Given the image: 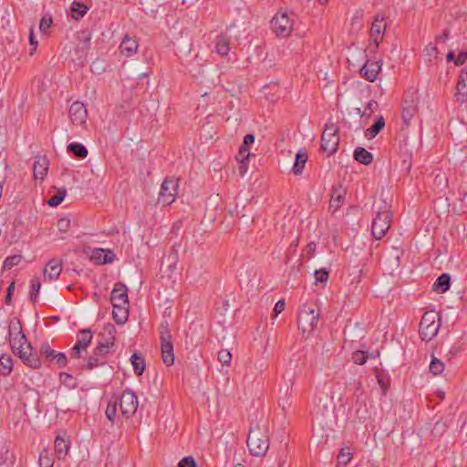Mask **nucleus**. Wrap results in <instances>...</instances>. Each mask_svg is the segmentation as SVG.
Returning a JSON list of instances; mask_svg holds the SVG:
<instances>
[{"mask_svg": "<svg viewBox=\"0 0 467 467\" xmlns=\"http://www.w3.org/2000/svg\"><path fill=\"white\" fill-rule=\"evenodd\" d=\"M376 217L371 223V234L377 239H381L390 227L392 213L390 205L385 201L376 204Z\"/></svg>", "mask_w": 467, "mask_h": 467, "instance_id": "f257e3e1", "label": "nucleus"}, {"mask_svg": "<svg viewBox=\"0 0 467 467\" xmlns=\"http://www.w3.org/2000/svg\"><path fill=\"white\" fill-rule=\"evenodd\" d=\"M319 312L316 311L314 303L304 304L298 312L297 324L302 334H310L317 327Z\"/></svg>", "mask_w": 467, "mask_h": 467, "instance_id": "f03ea898", "label": "nucleus"}, {"mask_svg": "<svg viewBox=\"0 0 467 467\" xmlns=\"http://www.w3.org/2000/svg\"><path fill=\"white\" fill-rule=\"evenodd\" d=\"M440 315L431 310L423 314L420 323V335L422 340L430 341L438 333L440 328Z\"/></svg>", "mask_w": 467, "mask_h": 467, "instance_id": "7ed1b4c3", "label": "nucleus"}, {"mask_svg": "<svg viewBox=\"0 0 467 467\" xmlns=\"http://www.w3.org/2000/svg\"><path fill=\"white\" fill-rule=\"evenodd\" d=\"M247 446L253 455L263 456L269 448L268 436L259 429H253L248 434Z\"/></svg>", "mask_w": 467, "mask_h": 467, "instance_id": "20e7f679", "label": "nucleus"}, {"mask_svg": "<svg viewBox=\"0 0 467 467\" xmlns=\"http://www.w3.org/2000/svg\"><path fill=\"white\" fill-rule=\"evenodd\" d=\"M337 127L330 122L327 123L321 136V149L328 155L335 153L339 143Z\"/></svg>", "mask_w": 467, "mask_h": 467, "instance_id": "39448f33", "label": "nucleus"}, {"mask_svg": "<svg viewBox=\"0 0 467 467\" xmlns=\"http://www.w3.org/2000/svg\"><path fill=\"white\" fill-rule=\"evenodd\" d=\"M8 337L13 352L28 343L27 338L23 332L22 323L20 319L16 317L11 318L9 322Z\"/></svg>", "mask_w": 467, "mask_h": 467, "instance_id": "423d86ee", "label": "nucleus"}, {"mask_svg": "<svg viewBox=\"0 0 467 467\" xmlns=\"http://www.w3.org/2000/svg\"><path fill=\"white\" fill-rule=\"evenodd\" d=\"M272 30L278 37H287L293 31L294 21L285 12H278L271 21Z\"/></svg>", "mask_w": 467, "mask_h": 467, "instance_id": "0eeeda50", "label": "nucleus"}, {"mask_svg": "<svg viewBox=\"0 0 467 467\" xmlns=\"http://www.w3.org/2000/svg\"><path fill=\"white\" fill-rule=\"evenodd\" d=\"M387 25L385 17L382 15H378L372 22L370 28L369 48L372 50L378 49L379 43L383 39Z\"/></svg>", "mask_w": 467, "mask_h": 467, "instance_id": "6e6552de", "label": "nucleus"}, {"mask_svg": "<svg viewBox=\"0 0 467 467\" xmlns=\"http://www.w3.org/2000/svg\"><path fill=\"white\" fill-rule=\"evenodd\" d=\"M178 180L174 178H167L161 184L159 193V202L164 205H170L175 200L178 190Z\"/></svg>", "mask_w": 467, "mask_h": 467, "instance_id": "1a4fd4ad", "label": "nucleus"}, {"mask_svg": "<svg viewBox=\"0 0 467 467\" xmlns=\"http://www.w3.org/2000/svg\"><path fill=\"white\" fill-rule=\"evenodd\" d=\"M138 406L139 400L135 393L131 389H125L119 398L121 413L130 418L137 411Z\"/></svg>", "mask_w": 467, "mask_h": 467, "instance_id": "9d476101", "label": "nucleus"}, {"mask_svg": "<svg viewBox=\"0 0 467 467\" xmlns=\"http://www.w3.org/2000/svg\"><path fill=\"white\" fill-rule=\"evenodd\" d=\"M161 348L163 363L171 366L174 363L173 344L167 328L161 331Z\"/></svg>", "mask_w": 467, "mask_h": 467, "instance_id": "9b49d317", "label": "nucleus"}, {"mask_svg": "<svg viewBox=\"0 0 467 467\" xmlns=\"http://www.w3.org/2000/svg\"><path fill=\"white\" fill-rule=\"evenodd\" d=\"M68 115L74 125L83 126L87 122L88 110L82 102L75 101L69 107Z\"/></svg>", "mask_w": 467, "mask_h": 467, "instance_id": "f8f14e48", "label": "nucleus"}, {"mask_svg": "<svg viewBox=\"0 0 467 467\" xmlns=\"http://www.w3.org/2000/svg\"><path fill=\"white\" fill-rule=\"evenodd\" d=\"M418 97L416 94H412L410 99H405L403 102L402 108V120L406 124V126L410 125V120L416 116L418 113Z\"/></svg>", "mask_w": 467, "mask_h": 467, "instance_id": "ddd939ff", "label": "nucleus"}, {"mask_svg": "<svg viewBox=\"0 0 467 467\" xmlns=\"http://www.w3.org/2000/svg\"><path fill=\"white\" fill-rule=\"evenodd\" d=\"M14 354L17 355L25 364L33 368H38L40 367V360L32 353V347L29 343L16 349V351H14Z\"/></svg>", "mask_w": 467, "mask_h": 467, "instance_id": "4468645a", "label": "nucleus"}, {"mask_svg": "<svg viewBox=\"0 0 467 467\" xmlns=\"http://www.w3.org/2000/svg\"><path fill=\"white\" fill-rule=\"evenodd\" d=\"M112 306H129L128 289L122 283L115 285L110 295Z\"/></svg>", "mask_w": 467, "mask_h": 467, "instance_id": "2eb2a0df", "label": "nucleus"}, {"mask_svg": "<svg viewBox=\"0 0 467 467\" xmlns=\"http://www.w3.org/2000/svg\"><path fill=\"white\" fill-rule=\"evenodd\" d=\"M61 271L62 264L60 260L57 258H53L48 261L43 269L44 278L49 282L55 281L59 277Z\"/></svg>", "mask_w": 467, "mask_h": 467, "instance_id": "dca6fc26", "label": "nucleus"}, {"mask_svg": "<svg viewBox=\"0 0 467 467\" xmlns=\"http://www.w3.org/2000/svg\"><path fill=\"white\" fill-rule=\"evenodd\" d=\"M89 258L96 265H104L113 262L114 254L110 250L93 248L90 250Z\"/></svg>", "mask_w": 467, "mask_h": 467, "instance_id": "f3484780", "label": "nucleus"}, {"mask_svg": "<svg viewBox=\"0 0 467 467\" xmlns=\"http://www.w3.org/2000/svg\"><path fill=\"white\" fill-rule=\"evenodd\" d=\"M457 101L460 103H464L467 100V70L462 69L456 85V94H455Z\"/></svg>", "mask_w": 467, "mask_h": 467, "instance_id": "a211bd4d", "label": "nucleus"}, {"mask_svg": "<svg viewBox=\"0 0 467 467\" xmlns=\"http://www.w3.org/2000/svg\"><path fill=\"white\" fill-rule=\"evenodd\" d=\"M48 171V161L44 156L35 158L33 164V175L35 180L43 181Z\"/></svg>", "mask_w": 467, "mask_h": 467, "instance_id": "6ab92c4d", "label": "nucleus"}, {"mask_svg": "<svg viewBox=\"0 0 467 467\" xmlns=\"http://www.w3.org/2000/svg\"><path fill=\"white\" fill-rule=\"evenodd\" d=\"M380 69L381 64L379 61H367L360 69V73L367 80L373 82L377 78Z\"/></svg>", "mask_w": 467, "mask_h": 467, "instance_id": "aec40b11", "label": "nucleus"}, {"mask_svg": "<svg viewBox=\"0 0 467 467\" xmlns=\"http://www.w3.org/2000/svg\"><path fill=\"white\" fill-rule=\"evenodd\" d=\"M138 42L136 39L125 36L119 45V50L127 57L135 55L138 51Z\"/></svg>", "mask_w": 467, "mask_h": 467, "instance_id": "412c9836", "label": "nucleus"}, {"mask_svg": "<svg viewBox=\"0 0 467 467\" xmlns=\"http://www.w3.org/2000/svg\"><path fill=\"white\" fill-rule=\"evenodd\" d=\"M16 456L6 445L0 449V467H12L15 464Z\"/></svg>", "mask_w": 467, "mask_h": 467, "instance_id": "4be33fe9", "label": "nucleus"}, {"mask_svg": "<svg viewBox=\"0 0 467 467\" xmlns=\"http://www.w3.org/2000/svg\"><path fill=\"white\" fill-rule=\"evenodd\" d=\"M115 333L116 329L112 324H107L103 327L102 331L99 334V341L105 342L111 346L115 344Z\"/></svg>", "mask_w": 467, "mask_h": 467, "instance_id": "5701e85b", "label": "nucleus"}, {"mask_svg": "<svg viewBox=\"0 0 467 467\" xmlns=\"http://www.w3.org/2000/svg\"><path fill=\"white\" fill-rule=\"evenodd\" d=\"M55 452L58 459H64L69 450V442L61 436H57L55 440Z\"/></svg>", "mask_w": 467, "mask_h": 467, "instance_id": "b1692460", "label": "nucleus"}, {"mask_svg": "<svg viewBox=\"0 0 467 467\" xmlns=\"http://www.w3.org/2000/svg\"><path fill=\"white\" fill-rule=\"evenodd\" d=\"M308 159V154L306 150H300L296 155V161L293 166V172L296 175L301 174L305 164Z\"/></svg>", "mask_w": 467, "mask_h": 467, "instance_id": "393cba45", "label": "nucleus"}, {"mask_svg": "<svg viewBox=\"0 0 467 467\" xmlns=\"http://www.w3.org/2000/svg\"><path fill=\"white\" fill-rule=\"evenodd\" d=\"M92 337L93 335L90 329H83L79 331L75 345L84 349V351H86L88 347L91 343Z\"/></svg>", "mask_w": 467, "mask_h": 467, "instance_id": "a878e982", "label": "nucleus"}, {"mask_svg": "<svg viewBox=\"0 0 467 467\" xmlns=\"http://www.w3.org/2000/svg\"><path fill=\"white\" fill-rule=\"evenodd\" d=\"M92 337L93 335L90 329H83L79 331L75 345L84 349V351H86L88 347L91 343Z\"/></svg>", "mask_w": 467, "mask_h": 467, "instance_id": "bb28decb", "label": "nucleus"}, {"mask_svg": "<svg viewBox=\"0 0 467 467\" xmlns=\"http://www.w3.org/2000/svg\"><path fill=\"white\" fill-rule=\"evenodd\" d=\"M450 285L451 276L449 274L444 273L441 275L433 284V290L438 293H444L450 288Z\"/></svg>", "mask_w": 467, "mask_h": 467, "instance_id": "cd10ccee", "label": "nucleus"}, {"mask_svg": "<svg viewBox=\"0 0 467 467\" xmlns=\"http://www.w3.org/2000/svg\"><path fill=\"white\" fill-rule=\"evenodd\" d=\"M215 51L222 57L228 56L229 51H230V44H229L228 39L225 36H217L216 41H215Z\"/></svg>", "mask_w": 467, "mask_h": 467, "instance_id": "c85d7f7f", "label": "nucleus"}, {"mask_svg": "<svg viewBox=\"0 0 467 467\" xmlns=\"http://www.w3.org/2000/svg\"><path fill=\"white\" fill-rule=\"evenodd\" d=\"M130 362L136 375L140 376L145 370V359L141 354L134 353L130 357Z\"/></svg>", "mask_w": 467, "mask_h": 467, "instance_id": "c756f323", "label": "nucleus"}, {"mask_svg": "<svg viewBox=\"0 0 467 467\" xmlns=\"http://www.w3.org/2000/svg\"><path fill=\"white\" fill-rule=\"evenodd\" d=\"M354 159L364 165H368L373 161V155L366 149L358 147L354 151Z\"/></svg>", "mask_w": 467, "mask_h": 467, "instance_id": "7c9ffc66", "label": "nucleus"}, {"mask_svg": "<svg viewBox=\"0 0 467 467\" xmlns=\"http://www.w3.org/2000/svg\"><path fill=\"white\" fill-rule=\"evenodd\" d=\"M112 316L118 324H124L128 320L129 306H112Z\"/></svg>", "mask_w": 467, "mask_h": 467, "instance_id": "2f4dec72", "label": "nucleus"}, {"mask_svg": "<svg viewBox=\"0 0 467 467\" xmlns=\"http://www.w3.org/2000/svg\"><path fill=\"white\" fill-rule=\"evenodd\" d=\"M385 121L383 117H379V119L370 128L365 131V137L368 140L375 138L379 131L384 128Z\"/></svg>", "mask_w": 467, "mask_h": 467, "instance_id": "473e14b6", "label": "nucleus"}, {"mask_svg": "<svg viewBox=\"0 0 467 467\" xmlns=\"http://www.w3.org/2000/svg\"><path fill=\"white\" fill-rule=\"evenodd\" d=\"M67 150L68 152L73 153L77 158L84 159L88 156V150L80 143H69Z\"/></svg>", "mask_w": 467, "mask_h": 467, "instance_id": "72a5a7b5", "label": "nucleus"}, {"mask_svg": "<svg viewBox=\"0 0 467 467\" xmlns=\"http://www.w3.org/2000/svg\"><path fill=\"white\" fill-rule=\"evenodd\" d=\"M13 361L9 355H3L0 357V373L3 375H9L12 371Z\"/></svg>", "mask_w": 467, "mask_h": 467, "instance_id": "f704fd0d", "label": "nucleus"}, {"mask_svg": "<svg viewBox=\"0 0 467 467\" xmlns=\"http://www.w3.org/2000/svg\"><path fill=\"white\" fill-rule=\"evenodd\" d=\"M71 11L73 18L78 20L86 15L88 7L83 4L74 2L72 4Z\"/></svg>", "mask_w": 467, "mask_h": 467, "instance_id": "c9c22d12", "label": "nucleus"}, {"mask_svg": "<svg viewBox=\"0 0 467 467\" xmlns=\"http://www.w3.org/2000/svg\"><path fill=\"white\" fill-rule=\"evenodd\" d=\"M344 199V192L340 190H335L330 200V208L337 211L340 206Z\"/></svg>", "mask_w": 467, "mask_h": 467, "instance_id": "e433bc0d", "label": "nucleus"}, {"mask_svg": "<svg viewBox=\"0 0 467 467\" xmlns=\"http://www.w3.org/2000/svg\"><path fill=\"white\" fill-rule=\"evenodd\" d=\"M23 257L21 254H14L7 256L3 264V268L5 270H9L12 267L17 265L22 261Z\"/></svg>", "mask_w": 467, "mask_h": 467, "instance_id": "4c0bfd02", "label": "nucleus"}, {"mask_svg": "<svg viewBox=\"0 0 467 467\" xmlns=\"http://www.w3.org/2000/svg\"><path fill=\"white\" fill-rule=\"evenodd\" d=\"M113 346L107 344L105 342L99 341L97 347L94 348L93 352L95 356H99L104 359L106 355L109 352Z\"/></svg>", "mask_w": 467, "mask_h": 467, "instance_id": "58836bf2", "label": "nucleus"}, {"mask_svg": "<svg viewBox=\"0 0 467 467\" xmlns=\"http://www.w3.org/2000/svg\"><path fill=\"white\" fill-rule=\"evenodd\" d=\"M39 467H53L54 461L47 450H43L39 454Z\"/></svg>", "mask_w": 467, "mask_h": 467, "instance_id": "ea45409f", "label": "nucleus"}, {"mask_svg": "<svg viewBox=\"0 0 467 467\" xmlns=\"http://www.w3.org/2000/svg\"><path fill=\"white\" fill-rule=\"evenodd\" d=\"M30 287H31L30 301L35 302V300L37 296V294L40 290V287H41V283H40L39 277L34 276L31 279Z\"/></svg>", "mask_w": 467, "mask_h": 467, "instance_id": "a19ab883", "label": "nucleus"}, {"mask_svg": "<svg viewBox=\"0 0 467 467\" xmlns=\"http://www.w3.org/2000/svg\"><path fill=\"white\" fill-rule=\"evenodd\" d=\"M352 459V454L349 450L341 449L337 455L338 465L346 466Z\"/></svg>", "mask_w": 467, "mask_h": 467, "instance_id": "79ce46f5", "label": "nucleus"}, {"mask_svg": "<svg viewBox=\"0 0 467 467\" xmlns=\"http://www.w3.org/2000/svg\"><path fill=\"white\" fill-rule=\"evenodd\" d=\"M66 196V190H59L55 195H53L48 201H47V204L49 206H57L58 204H60L64 198Z\"/></svg>", "mask_w": 467, "mask_h": 467, "instance_id": "37998d69", "label": "nucleus"}, {"mask_svg": "<svg viewBox=\"0 0 467 467\" xmlns=\"http://www.w3.org/2000/svg\"><path fill=\"white\" fill-rule=\"evenodd\" d=\"M443 369V363L436 358H432L430 364V371L434 375H440Z\"/></svg>", "mask_w": 467, "mask_h": 467, "instance_id": "c03bdc74", "label": "nucleus"}, {"mask_svg": "<svg viewBox=\"0 0 467 467\" xmlns=\"http://www.w3.org/2000/svg\"><path fill=\"white\" fill-rule=\"evenodd\" d=\"M105 360L99 356H95L94 353L89 357L88 363L86 365L87 369L91 370L94 368L103 365Z\"/></svg>", "mask_w": 467, "mask_h": 467, "instance_id": "a18cd8bd", "label": "nucleus"}, {"mask_svg": "<svg viewBox=\"0 0 467 467\" xmlns=\"http://www.w3.org/2000/svg\"><path fill=\"white\" fill-rule=\"evenodd\" d=\"M218 360L222 365L229 366L232 361V354L227 349H222L218 352Z\"/></svg>", "mask_w": 467, "mask_h": 467, "instance_id": "49530a36", "label": "nucleus"}, {"mask_svg": "<svg viewBox=\"0 0 467 467\" xmlns=\"http://www.w3.org/2000/svg\"><path fill=\"white\" fill-rule=\"evenodd\" d=\"M117 413V401L109 402L106 409V417L110 422L114 421Z\"/></svg>", "mask_w": 467, "mask_h": 467, "instance_id": "de8ad7c7", "label": "nucleus"}, {"mask_svg": "<svg viewBox=\"0 0 467 467\" xmlns=\"http://www.w3.org/2000/svg\"><path fill=\"white\" fill-rule=\"evenodd\" d=\"M367 359L368 357L364 351L357 350L352 354V360L356 364L363 365L367 362Z\"/></svg>", "mask_w": 467, "mask_h": 467, "instance_id": "09e8293b", "label": "nucleus"}, {"mask_svg": "<svg viewBox=\"0 0 467 467\" xmlns=\"http://www.w3.org/2000/svg\"><path fill=\"white\" fill-rule=\"evenodd\" d=\"M40 354L41 356L45 357L46 358H53L55 357V350H53L48 343H43L40 347Z\"/></svg>", "mask_w": 467, "mask_h": 467, "instance_id": "8fccbe9b", "label": "nucleus"}, {"mask_svg": "<svg viewBox=\"0 0 467 467\" xmlns=\"http://www.w3.org/2000/svg\"><path fill=\"white\" fill-rule=\"evenodd\" d=\"M70 226V220L68 218H60L57 222V229L62 233H67Z\"/></svg>", "mask_w": 467, "mask_h": 467, "instance_id": "3c124183", "label": "nucleus"}, {"mask_svg": "<svg viewBox=\"0 0 467 467\" xmlns=\"http://www.w3.org/2000/svg\"><path fill=\"white\" fill-rule=\"evenodd\" d=\"M178 467H196V462L193 457L187 456L179 462Z\"/></svg>", "mask_w": 467, "mask_h": 467, "instance_id": "603ef678", "label": "nucleus"}, {"mask_svg": "<svg viewBox=\"0 0 467 467\" xmlns=\"http://www.w3.org/2000/svg\"><path fill=\"white\" fill-rule=\"evenodd\" d=\"M315 275L317 282L326 283L328 279V272L324 268L317 270Z\"/></svg>", "mask_w": 467, "mask_h": 467, "instance_id": "864d4df0", "label": "nucleus"}, {"mask_svg": "<svg viewBox=\"0 0 467 467\" xmlns=\"http://www.w3.org/2000/svg\"><path fill=\"white\" fill-rule=\"evenodd\" d=\"M52 19L48 16H43L39 23V28L41 31L46 32L51 26Z\"/></svg>", "mask_w": 467, "mask_h": 467, "instance_id": "5fc2aeb1", "label": "nucleus"}, {"mask_svg": "<svg viewBox=\"0 0 467 467\" xmlns=\"http://www.w3.org/2000/svg\"><path fill=\"white\" fill-rule=\"evenodd\" d=\"M53 358L56 359L59 367H65L67 363V358L63 352L56 353Z\"/></svg>", "mask_w": 467, "mask_h": 467, "instance_id": "6e6d98bb", "label": "nucleus"}, {"mask_svg": "<svg viewBox=\"0 0 467 467\" xmlns=\"http://www.w3.org/2000/svg\"><path fill=\"white\" fill-rule=\"evenodd\" d=\"M250 156V152L248 151V149L246 147L241 146L239 152H238V159L243 161L248 159Z\"/></svg>", "mask_w": 467, "mask_h": 467, "instance_id": "4d7b16f0", "label": "nucleus"}, {"mask_svg": "<svg viewBox=\"0 0 467 467\" xmlns=\"http://www.w3.org/2000/svg\"><path fill=\"white\" fill-rule=\"evenodd\" d=\"M467 59V51H461L457 57V58L454 60V63L456 66H461L464 64V62Z\"/></svg>", "mask_w": 467, "mask_h": 467, "instance_id": "13d9d810", "label": "nucleus"}, {"mask_svg": "<svg viewBox=\"0 0 467 467\" xmlns=\"http://www.w3.org/2000/svg\"><path fill=\"white\" fill-rule=\"evenodd\" d=\"M82 352H85L84 349L74 345L71 348L70 356L73 358H79L82 356Z\"/></svg>", "mask_w": 467, "mask_h": 467, "instance_id": "bf43d9fd", "label": "nucleus"}, {"mask_svg": "<svg viewBox=\"0 0 467 467\" xmlns=\"http://www.w3.org/2000/svg\"><path fill=\"white\" fill-rule=\"evenodd\" d=\"M285 306V304L284 300H279L276 302L274 308L275 317H277L281 312L284 311Z\"/></svg>", "mask_w": 467, "mask_h": 467, "instance_id": "052dcab7", "label": "nucleus"}, {"mask_svg": "<svg viewBox=\"0 0 467 467\" xmlns=\"http://www.w3.org/2000/svg\"><path fill=\"white\" fill-rule=\"evenodd\" d=\"M322 401V399L319 398L318 400V404L315 407V413L316 414H320L322 416H325L326 412L328 411V409H327V406L325 404L323 405V409L320 408V403Z\"/></svg>", "mask_w": 467, "mask_h": 467, "instance_id": "680f3d73", "label": "nucleus"}, {"mask_svg": "<svg viewBox=\"0 0 467 467\" xmlns=\"http://www.w3.org/2000/svg\"><path fill=\"white\" fill-rule=\"evenodd\" d=\"M14 289H15V283L12 282L7 288V293H6V296H5V303L7 305L11 304V295H12V292L14 291Z\"/></svg>", "mask_w": 467, "mask_h": 467, "instance_id": "e2e57ef3", "label": "nucleus"}, {"mask_svg": "<svg viewBox=\"0 0 467 467\" xmlns=\"http://www.w3.org/2000/svg\"><path fill=\"white\" fill-rule=\"evenodd\" d=\"M254 142V136L253 134H247L244 138V142H243L242 146L247 148L248 145H251Z\"/></svg>", "mask_w": 467, "mask_h": 467, "instance_id": "0e129e2a", "label": "nucleus"}, {"mask_svg": "<svg viewBox=\"0 0 467 467\" xmlns=\"http://www.w3.org/2000/svg\"><path fill=\"white\" fill-rule=\"evenodd\" d=\"M29 43L31 46L34 47L33 50L30 52V55L33 54V52L36 50V47L37 46V41H36L35 37H34V31H33V28L30 29V35H29Z\"/></svg>", "mask_w": 467, "mask_h": 467, "instance_id": "69168bd1", "label": "nucleus"}, {"mask_svg": "<svg viewBox=\"0 0 467 467\" xmlns=\"http://www.w3.org/2000/svg\"><path fill=\"white\" fill-rule=\"evenodd\" d=\"M378 108V103L375 101V100H370L368 103V106H367V110L369 111V114L374 112V110Z\"/></svg>", "mask_w": 467, "mask_h": 467, "instance_id": "338daca9", "label": "nucleus"}, {"mask_svg": "<svg viewBox=\"0 0 467 467\" xmlns=\"http://www.w3.org/2000/svg\"><path fill=\"white\" fill-rule=\"evenodd\" d=\"M450 31L448 29H445L441 36H437V40L444 42L448 39Z\"/></svg>", "mask_w": 467, "mask_h": 467, "instance_id": "774afa93", "label": "nucleus"}]
</instances>
